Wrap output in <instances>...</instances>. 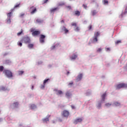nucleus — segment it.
<instances>
[{"label":"nucleus","instance_id":"43","mask_svg":"<svg viewBox=\"0 0 127 127\" xmlns=\"http://www.w3.org/2000/svg\"><path fill=\"white\" fill-rule=\"evenodd\" d=\"M19 5H20V4H18L15 5L14 7V8H17L19 6Z\"/></svg>","mask_w":127,"mask_h":127},{"label":"nucleus","instance_id":"36","mask_svg":"<svg viewBox=\"0 0 127 127\" xmlns=\"http://www.w3.org/2000/svg\"><path fill=\"white\" fill-rule=\"evenodd\" d=\"M71 26L76 27L77 26V24L76 23L73 22L71 23Z\"/></svg>","mask_w":127,"mask_h":127},{"label":"nucleus","instance_id":"22","mask_svg":"<svg viewBox=\"0 0 127 127\" xmlns=\"http://www.w3.org/2000/svg\"><path fill=\"white\" fill-rule=\"evenodd\" d=\"M49 121V119L48 118L43 119V123H46Z\"/></svg>","mask_w":127,"mask_h":127},{"label":"nucleus","instance_id":"35","mask_svg":"<svg viewBox=\"0 0 127 127\" xmlns=\"http://www.w3.org/2000/svg\"><path fill=\"white\" fill-rule=\"evenodd\" d=\"M88 28L89 30H91L92 29V25H89V26L88 27Z\"/></svg>","mask_w":127,"mask_h":127},{"label":"nucleus","instance_id":"16","mask_svg":"<svg viewBox=\"0 0 127 127\" xmlns=\"http://www.w3.org/2000/svg\"><path fill=\"white\" fill-rule=\"evenodd\" d=\"M82 76H83L82 74H79L78 76H77V78H76V80H77V81H80L82 78Z\"/></svg>","mask_w":127,"mask_h":127},{"label":"nucleus","instance_id":"28","mask_svg":"<svg viewBox=\"0 0 127 127\" xmlns=\"http://www.w3.org/2000/svg\"><path fill=\"white\" fill-rule=\"evenodd\" d=\"M4 69V67H3V66H0V72H2Z\"/></svg>","mask_w":127,"mask_h":127},{"label":"nucleus","instance_id":"33","mask_svg":"<svg viewBox=\"0 0 127 127\" xmlns=\"http://www.w3.org/2000/svg\"><path fill=\"white\" fill-rule=\"evenodd\" d=\"M22 32H23V30H22V29H21V31L20 32L17 33V36H19L21 35L22 34Z\"/></svg>","mask_w":127,"mask_h":127},{"label":"nucleus","instance_id":"52","mask_svg":"<svg viewBox=\"0 0 127 127\" xmlns=\"http://www.w3.org/2000/svg\"><path fill=\"white\" fill-rule=\"evenodd\" d=\"M34 85H32L31 89L33 90L34 89Z\"/></svg>","mask_w":127,"mask_h":127},{"label":"nucleus","instance_id":"5","mask_svg":"<svg viewBox=\"0 0 127 127\" xmlns=\"http://www.w3.org/2000/svg\"><path fill=\"white\" fill-rule=\"evenodd\" d=\"M18 105H19L18 102H14L13 103L10 105V108L12 109H14L15 108H17L18 107Z\"/></svg>","mask_w":127,"mask_h":127},{"label":"nucleus","instance_id":"44","mask_svg":"<svg viewBox=\"0 0 127 127\" xmlns=\"http://www.w3.org/2000/svg\"><path fill=\"white\" fill-rule=\"evenodd\" d=\"M36 22L37 23H41V21L40 19H38L36 20Z\"/></svg>","mask_w":127,"mask_h":127},{"label":"nucleus","instance_id":"31","mask_svg":"<svg viewBox=\"0 0 127 127\" xmlns=\"http://www.w3.org/2000/svg\"><path fill=\"white\" fill-rule=\"evenodd\" d=\"M5 63H6V64H11V62L10 61H9V60H6L5 61Z\"/></svg>","mask_w":127,"mask_h":127},{"label":"nucleus","instance_id":"11","mask_svg":"<svg viewBox=\"0 0 127 127\" xmlns=\"http://www.w3.org/2000/svg\"><path fill=\"white\" fill-rule=\"evenodd\" d=\"M11 14H12V12H9L7 13V17H8V20H7V23L8 24H10L11 22V20H10V17L11 16Z\"/></svg>","mask_w":127,"mask_h":127},{"label":"nucleus","instance_id":"25","mask_svg":"<svg viewBox=\"0 0 127 127\" xmlns=\"http://www.w3.org/2000/svg\"><path fill=\"white\" fill-rule=\"evenodd\" d=\"M34 47V45L33 44H29L28 45V48L30 49H32Z\"/></svg>","mask_w":127,"mask_h":127},{"label":"nucleus","instance_id":"19","mask_svg":"<svg viewBox=\"0 0 127 127\" xmlns=\"http://www.w3.org/2000/svg\"><path fill=\"white\" fill-rule=\"evenodd\" d=\"M97 12L96 10H92L91 11V14L93 16H94V15H96V14H97Z\"/></svg>","mask_w":127,"mask_h":127},{"label":"nucleus","instance_id":"2","mask_svg":"<svg viewBox=\"0 0 127 127\" xmlns=\"http://www.w3.org/2000/svg\"><path fill=\"white\" fill-rule=\"evenodd\" d=\"M100 32L97 31L94 33V35L93 37V41L94 42L97 43L98 41V38L100 36Z\"/></svg>","mask_w":127,"mask_h":127},{"label":"nucleus","instance_id":"9","mask_svg":"<svg viewBox=\"0 0 127 127\" xmlns=\"http://www.w3.org/2000/svg\"><path fill=\"white\" fill-rule=\"evenodd\" d=\"M83 121V118H77L75 120H74V121L73 122V123L75 125L78 124V123H82Z\"/></svg>","mask_w":127,"mask_h":127},{"label":"nucleus","instance_id":"39","mask_svg":"<svg viewBox=\"0 0 127 127\" xmlns=\"http://www.w3.org/2000/svg\"><path fill=\"white\" fill-rule=\"evenodd\" d=\"M45 85H46V84H43V85H41V88L44 89L45 87Z\"/></svg>","mask_w":127,"mask_h":127},{"label":"nucleus","instance_id":"13","mask_svg":"<svg viewBox=\"0 0 127 127\" xmlns=\"http://www.w3.org/2000/svg\"><path fill=\"white\" fill-rule=\"evenodd\" d=\"M55 91H56V94L57 95H60L63 94L62 90H58V89H55Z\"/></svg>","mask_w":127,"mask_h":127},{"label":"nucleus","instance_id":"10","mask_svg":"<svg viewBox=\"0 0 127 127\" xmlns=\"http://www.w3.org/2000/svg\"><path fill=\"white\" fill-rule=\"evenodd\" d=\"M23 41H24L25 43H30L31 42V40L28 36L24 37L23 39Z\"/></svg>","mask_w":127,"mask_h":127},{"label":"nucleus","instance_id":"20","mask_svg":"<svg viewBox=\"0 0 127 127\" xmlns=\"http://www.w3.org/2000/svg\"><path fill=\"white\" fill-rule=\"evenodd\" d=\"M31 109L34 110L37 108L35 104L31 105Z\"/></svg>","mask_w":127,"mask_h":127},{"label":"nucleus","instance_id":"32","mask_svg":"<svg viewBox=\"0 0 127 127\" xmlns=\"http://www.w3.org/2000/svg\"><path fill=\"white\" fill-rule=\"evenodd\" d=\"M73 84V81H71L70 83H68V86L69 87H71Z\"/></svg>","mask_w":127,"mask_h":127},{"label":"nucleus","instance_id":"50","mask_svg":"<svg viewBox=\"0 0 127 127\" xmlns=\"http://www.w3.org/2000/svg\"><path fill=\"white\" fill-rule=\"evenodd\" d=\"M127 13V5L126 6V8H125V13Z\"/></svg>","mask_w":127,"mask_h":127},{"label":"nucleus","instance_id":"7","mask_svg":"<svg viewBox=\"0 0 127 127\" xmlns=\"http://www.w3.org/2000/svg\"><path fill=\"white\" fill-rule=\"evenodd\" d=\"M46 38V36L45 35L41 34L40 35L39 41L41 43H45V39Z\"/></svg>","mask_w":127,"mask_h":127},{"label":"nucleus","instance_id":"6","mask_svg":"<svg viewBox=\"0 0 127 127\" xmlns=\"http://www.w3.org/2000/svg\"><path fill=\"white\" fill-rule=\"evenodd\" d=\"M62 116L66 118H67L69 116V112L68 111L64 110L63 112Z\"/></svg>","mask_w":127,"mask_h":127},{"label":"nucleus","instance_id":"23","mask_svg":"<svg viewBox=\"0 0 127 127\" xmlns=\"http://www.w3.org/2000/svg\"><path fill=\"white\" fill-rule=\"evenodd\" d=\"M114 104L116 106H119L121 105V103L118 102H114Z\"/></svg>","mask_w":127,"mask_h":127},{"label":"nucleus","instance_id":"18","mask_svg":"<svg viewBox=\"0 0 127 127\" xmlns=\"http://www.w3.org/2000/svg\"><path fill=\"white\" fill-rule=\"evenodd\" d=\"M0 90L2 91H6L7 90V88H6V87H5V86H1L0 87Z\"/></svg>","mask_w":127,"mask_h":127},{"label":"nucleus","instance_id":"24","mask_svg":"<svg viewBox=\"0 0 127 127\" xmlns=\"http://www.w3.org/2000/svg\"><path fill=\"white\" fill-rule=\"evenodd\" d=\"M72 95V94L69 92H67L66 93V96L67 97H70Z\"/></svg>","mask_w":127,"mask_h":127},{"label":"nucleus","instance_id":"48","mask_svg":"<svg viewBox=\"0 0 127 127\" xmlns=\"http://www.w3.org/2000/svg\"><path fill=\"white\" fill-rule=\"evenodd\" d=\"M48 1L49 0H44V3H47Z\"/></svg>","mask_w":127,"mask_h":127},{"label":"nucleus","instance_id":"30","mask_svg":"<svg viewBox=\"0 0 127 127\" xmlns=\"http://www.w3.org/2000/svg\"><path fill=\"white\" fill-rule=\"evenodd\" d=\"M24 73L23 71H18L19 75H22Z\"/></svg>","mask_w":127,"mask_h":127},{"label":"nucleus","instance_id":"26","mask_svg":"<svg viewBox=\"0 0 127 127\" xmlns=\"http://www.w3.org/2000/svg\"><path fill=\"white\" fill-rule=\"evenodd\" d=\"M77 55H73L72 56V58H71V59H72V60H75V59H76L77 58Z\"/></svg>","mask_w":127,"mask_h":127},{"label":"nucleus","instance_id":"46","mask_svg":"<svg viewBox=\"0 0 127 127\" xmlns=\"http://www.w3.org/2000/svg\"><path fill=\"white\" fill-rule=\"evenodd\" d=\"M121 43V41H117V42L116 43V44H119V43Z\"/></svg>","mask_w":127,"mask_h":127},{"label":"nucleus","instance_id":"12","mask_svg":"<svg viewBox=\"0 0 127 127\" xmlns=\"http://www.w3.org/2000/svg\"><path fill=\"white\" fill-rule=\"evenodd\" d=\"M58 10V7H55V8H52L50 9V13L51 14H54V13L56 11Z\"/></svg>","mask_w":127,"mask_h":127},{"label":"nucleus","instance_id":"55","mask_svg":"<svg viewBox=\"0 0 127 127\" xmlns=\"http://www.w3.org/2000/svg\"><path fill=\"white\" fill-rule=\"evenodd\" d=\"M126 66H127V64H126Z\"/></svg>","mask_w":127,"mask_h":127},{"label":"nucleus","instance_id":"27","mask_svg":"<svg viewBox=\"0 0 127 127\" xmlns=\"http://www.w3.org/2000/svg\"><path fill=\"white\" fill-rule=\"evenodd\" d=\"M102 2L104 4H108V1L107 0H103Z\"/></svg>","mask_w":127,"mask_h":127},{"label":"nucleus","instance_id":"34","mask_svg":"<svg viewBox=\"0 0 127 127\" xmlns=\"http://www.w3.org/2000/svg\"><path fill=\"white\" fill-rule=\"evenodd\" d=\"M80 30V28L79 27H76V28L74 29V31L76 32H79Z\"/></svg>","mask_w":127,"mask_h":127},{"label":"nucleus","instance_id":"51","mask_svg":"<svg viewBox=\"0 0 127 127\" xmlns=\"http://www.w3.org/2000/svg\"><path fill=\"white\" fill-rule=\"evenodd\" d=\"M52 50H53L54 49H55V46H53L52 48H51Z\"/></svg>","mask_w":127,"mask_h":127},{"label":"nucleus","instance_id":"54","mask_svg":"<svg viewBox=\"0 0 127 127\" xmlns=\"http://www.w3.org/2000/svg\"><path fill=\"white\" fill-rule=\"evenodd\" d=\"M69 74V71H67V75H68Z\"/></svg>","mask_w":127,"mask_h":127},{"label":"nucleus","instance_id":"1","mask_svg":"<svg viewBox=\"0 0 127 127\" xmlns=\"http://www.w3.org/2000/svg\"><path fill=\"white\" fill-rule=\"evenodd\" d=\"M30 32H32V35L33 36H38L41 34V32L40 31L35 30L34 28L30 29Z\"/></svg>","mask_w":127,"mask_h":127},{"label":"nucleus","instance_id":"42","mask_svg":"<svg viewBox=\"0 0 127 127\" xmlns=\"http://www.w3.org/2000/svg\"><path fill=\"white\" fill-rule=\"evenodd\" d=\"M82 6L84 7V8L86 9L87 8V6L85 4H83Z\"/></svg>","mask_w":127,"mask_h":127},{"label":"nucleus","instance_id":"3","mask_svg":"<svg viewBox=\"0 0 127 127\" xmlns=\"http://www.w3.org/2000/svg\"><path fill=\"white\" fill-rule=\"evenodd\" d=\"M3 73L5 74L6 76L8 78H11L13 77L12 73L9 70L5 69L3 71Z\"/></svg>","mask_w":127,"mask_h":127},{"label":"nucleus","instance_id":"49","mask_svg":"<svg viewBox=\"0 0 127 127\" xmlns=\"http://www.w3.org/2000/svg\"><path fill=\"white\" fill-rule=\"evenodd\" d=\"M71 107L72 109H75V106H74V105H73L71 106Z\"/></svg>","mask_w":127,"mask_h":127},{"label":"nucleus","instance_id":"41","mask_svg":"<svg viewBox=\"0 0 127 127\" xmlns=\"http://www.w3.org/2000/svg\"><path fill=\"white\" fill-rule=\"evenodd\" d=\"M25 15V13H22L20 14V17H23V16Z\"/></svg>","mask_w":127,"mask_h":127},{"label":"nucleus","instance_id":"40","mask_svg":"<svg viewBox=\"0 0 127 127\" xmlns=\"http://www.w3.org/2000/svg\"><path fill=\"white\" fill-rule=\"evenodd\" d=\"M112 104H110V103H107L105 104V106H107V107H109Z\"/></svg>","mask_w":127,"mask_h":127},{"label":"nucleus","instance_id":"29","mask_svg":"<svg viewBox=\"0 0 127 127\" xmlns=\"http://www.w3.org/2000/svg\"><path fill=\"white\" fill-rule=\"evenodd\" d=\"M102 107V103H99L98 105L97 106V107L98 108V109H100L101 108V107Z\"/></svg>","mask_w":127,"mask_h":127},{"label":"nucleus","instance_id":"17","mask_svg":"<svg viewBox=\"0 0 127 127\" xmlns=\"http://www.w3.org/2000/svg\"><path fill=\"white\" fill-rule=\"evenodd\" d=\"M106 96V93H105L103 94V95L101 96V98H102L101 101H105Z\"/></svg>","mask_w":127,"mask_h":127},{"label":"nucleus","instance_id":"14","mask_svg":"<svg viewBox=\"0 0 127 127\" xmlns=\"http://www.w3.org/2000/svg\"><path fill=\"white\" fill-rule=\"evenodd\" d=\"M62 30L63 32H64L65 34H66L68 32V30L67 29L65 26L62 27Z\"/></svg>","mask_w":127,"mask_h":127},{"label":"nucleus","instance_id":"45","mask_svg":"<svg viewBox=\"0 0 127 127\" xmlns=\"http://www.w3.org/2000/svg\"><path fill=\"white\" fill-rule=\"evenodd\" d=\"M105 49H106V51H111L110 48H107Z\"/></svg>","mask_w":127,"mask_h":127},{"label":"nucleus","instance_id":"21","mask_svg":"<svg viewBox=\"0 0 127 127\" xmlns=\"http://www.w3.org/2000/svg\"><path fill=\"white\" fill-rule=\"evenodd\" d=\"M50 80V78H48L47 79H45L43 82V84L46 85V83H47Z\"/></svg>","mask_w":127,"mask_h":127},{"label":"nucleus","instance_id":"47","mask_svg":"<svg viewBox=\"0 0 127 127\" xmlns=\"http://www.w3.org/2000/svg\"><path fill=\"white\" fill-rule=\"evenodd\" d=\"M66 8H67L68 9H71V6H66Z\"/></svg>","mask_w":127,"mask_h":127},{"label":"nucleus","instance_id":"53","mask_svg":"<svg viewBox=\"0 0 127 127\" xmlns=\"http://www.w3.org/2000/svg\"><path fill=\"white\" fill-rule=\"evenodd\" d=\"M61 23H64V20H62V21H61Z\"/></svg>","mask_w":127,"mask_h":127},{"label":"nucleus","instance_id":"4","mask_svg":"<svg viewBox=\"0 0 127 127\" xmlns=\"http://www.w3.org/2000/svg\"><path fill=\"white\" fill-rule=\"evenodd\" d=\"M127 88V83H122L117 85L116 89H120L121 88Z\"/></svg>","mask_w":127,"mask_h":127},{"label":"nucleus","instance_id":"38","mask_svg":"<svg viewBox=\"0 0 127 127\" xmlns=\"http://www.w3.org/2000/svg\"><path fill=\"white\" fill-rule=\"evenodd\" d=\"M102 52V49H101V48H99V49L97 50V53H100V52Z\"/></svg>","mask_w":127,"mask_h":127},{"label":"nucleus","instance_id":"15","mask_svg":"<svg viewBox=\"0 0 127 127\" xmlns=\"http://www.w3.org/2000/svg\"><path fill=\"white\" fill-rule=\"evenodd\" d=\"M81 14V12L79 10H76L74 11V15H76V16H80Z\"/></svg>","mask_w":127,"mask_h":127},{"label":"nucleus","instance_id":"37","mask_svg":"<svg viewBox=\"0 0 127 127\" xmlns=\"http://www.w3.org/2000/svg\"><path fill=\"white\" fill-rule=\"evenodd\" d=\"M18 45L19 46L21 47V46H22V44L21 43V42H18Z\"/></svg>","mask_w":127,"mask_h":127},{"label":"nucleus","instance_id":"8","mask_svg":"<svg viewBox=\"0 0 127 127\" xmlns=\"http://www.w3.org/2000/svg\"><path fill=\"white\" fill-rule=\"evenodd\" d=\"M37 8L34 6L30 7V11H31V14H34L37 11Z\"/></svg>","mask_w":127,"mask_h":127}]
</instances>
